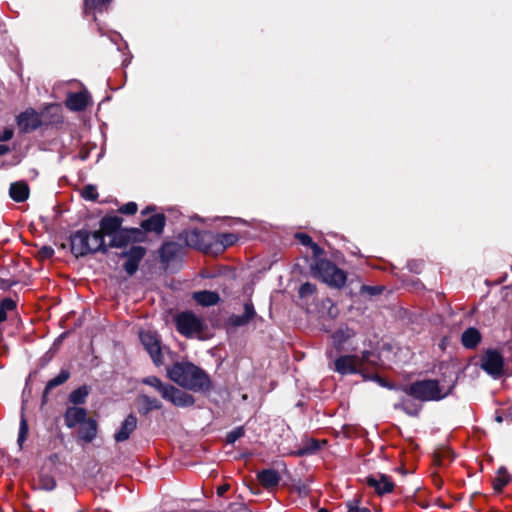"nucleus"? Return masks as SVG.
<instances>
[{
    "label": "nucleus",
    "mask_w": 512,
    "mask_h": 512,
    "mask_svg": "<svg viewBox=\"0 0 512 512\" xmlns=\"http://www.w3.org/2000/svg\"><path fill=\"white\" fill-rule=\"evenodd\" d=\"M167 373L173 382L195 392L207 391L210 387L208 375L189 362L175 363Z\"/></svg>",
    "instance_id": "nucleus-1"
},
{
    "label": "nucleus",
    "mask_w": 512,
    "mask_h": 512,
    "mask_svg": "<svg viewBox=\"0 0 512 512\" xmlns=\"http://www.w3.org/2000/svg\"><path fill=\"white\" fill-rule=\"evenodd\" d=\"M454 385H441L438 380L415 381L403 387V392L420 401H439L447 397Z\"/></svg>",
    "instance_id": "nucleus-2"
},
{
    "label": "nucleus",
    "mask_w": 512,
    "mask_h": 512,
    "mask_svg": "<svg viewBox=\"0 0 512 512\" xmlns=\"http://www.w3.org/2000/svg\"><path fill=\"white\" fill-rule=\"evenodd\" d=\"M106 250L107 246L100 232L81 229L71 236V251L76 257Z\"/></svg>",
    "instance_id": "nucleus-3"
},
{
    "label": "nucleus",
    "mask_w": 512,
    "mask_h": 512,
    "mask_svg": "<svg viewBox=\"0 0 512 512\" xmlns=\"http://www.w3.org/2000/svg\"><path fill=\"white\" fill-rule=\"evenodd\" d=\"M375 355L371 351H364L361 356L344 355L334 362V370L340 374L363 373L369 364L375 363Z\"/></svg>",
    "instance_id": "nucleus-4"
},
{
    "label": "nucleus",
    "mask_w": 512,
    "mask_h": 512,
    "mask_svg": "<svg viewBox=\"0 0 512 512\" xmlns=\"http://www.w3.org/2000/svg\"><path fill=\"white\" fill-rule=\"evenodd\" d=\"M312 271L323 282L336 288L344 286L347 279L346 273L343 270L325 259H318L312 266Z\"/></svg>",
    "instance_id": "nucleus-5"
},
{
    "label": "nucleus",
    "mask_w": 512,
    "mask_h": 512,
    "mask_svg": "<svg viewBox=\"0 0 512 512\" xmlns=\"http://www.w3.org/2000/svg\"><path fill=\"white\" fill-rule=\"evenodd\" d=\"M179 333L188 338L200 337L203 331L202 320L192 312H182L175 318Z\"/></svg>",
    "instance_id": "nucleus-6"
},
{
    "label": "nucleus",
    "mask_w": 512,
    "mask_h": 512,
    "mask_svg": "<svg viewBox=\"0 0 512 512\" xmlns=\"http://www.w3.org/2000/svg\"><path fill=\"white\" fill-rule=\"evenodd\" d=\"M481 368L493 378H500L503 375V357L495 350H487L481 358Z\"/></svg>",
    "instance_id": "nucleus-7"
},
{
    "label": "nucleus",
    "mask_w": 512,
    "mask_h": 512,
    "mask_svg": "<svg viewBox=\"0 0 512 512\" xmlns=\"http://www.w3.org/2000/svg\"><path fill=\"white\" fill-rule=\"evenodd\" d=\"M140 340L156 365L163 363V353L160 340L155 332L146 330L140 332Z\"/></svg>",
    "instance_id": "nucleus-8"
},
{
    "label": "nucleus",
    "mask_w": 512,
    "mask_h": 512,
    "mask_svg": "<svg viewBox=\"0 0 512 512\" xmlns=\"http://www.w3.org/2000/svg\"><path fill=\"white\" fill-rule=\"evenodd\" d=\"M180 239H182L189 247H193L202 250L205 253H209L210 239H212V234L201 233L196 229H192L184 231L180 235Z\"/></svg>",
    "instance_id": "nucleus-9"
},
{
    "label": "nucleus",
    "mask_w": 512,
    "mask_h": 512,
    "mask_svg": "<svg viewBox=\"0 0 512 512\" xmlns=\"http://www.w3.org/2000/svg\"><path fill=\"white\" fill-rule=\"evenodd\" d=\"M162 398L170 401L172 404L178 407H187L194 404V398L192 395L179 390L170 384L168 385L167 390L163 391Z\"/></svg>",
    "instance_id": "nucleus-10"
},
{
    "label": "nucleus",
    "mask_w": 512,
    "mask_h": 512,
    "mask_svg": "<svg viewBox=\"0 0 512 512\" xmlns=\"http://www.w3.org/2000/svg\"><path fill=\"white\" fill-rule=\"evenodd\" d=\"M238 240V237L234 233H222L212 235V239H210V254H220L224 252L228 247L234 245Z\"/></svg>",
    "instance_id": "nucleus-11"
},
{
    "label": "nucleus",
    "mask_w": 512,
    "mask_h": 512,
    "mask_svg": "<svg viewBox=\"0 0 512 512\" xmlns=\"http://www.w3.org/2000/svg\"><path fill=\"white\" fill-rule=\"evenodd\" d=\"M366 483L368 486L375 489V492L378 495H383L386 493H390L394 489V483L384 474L371 475L366 478Z\"/></svg>",
    "instance_id": "nucleus-12"
},
{
    "label": "nucleus",
    "mask_w": 512,
    "mask_h": 512,
    "mask_svg": "<svg viewBox=\"0 0 512 512\" xmlns=\"http://www.w3.org/2000/svg\"><path fill=\"white\" fill-rule=\"evenodd\" d=\"M122 222L123 219L117 215H106L100 220L99 230L96 231L100 232L103 238L110 237L121 228Z\"/></svg>",
    "instance_id": "nucleus-13"
},
{
    "label": "nucleus",
    "mask_w": 512,
    "mask_h": 512,
    "mask_svg": "<svg viewBox=\"0 0 512 512\" xmlns=\"http://www.w3.org/2000/svg\"><path fill=\"white\" fill-rule=\"evenodd\" d=\"M90 96L87 91L79 93H70L66 99V106L71 111H82L89 104Z\"/></svg>",
    "instance_id": "nucleus-14"
},
{
    "label": "nucleus",
    "mask_w": 512,
    "mask_h": 512,
    "mask_svg": "<svg viewBox=\"0 0 512 512\" xmlns=\"http://www.w3.org/2000/svg\"><path fill=\"white\" fill-rule=\"evenodd\" d=\"M137 427V418L133 414H129L123 421L118 432L115 433L116 442L126 441Z\"/></svg>",
    "instance_id": "nucleus-15"
},
{
    "label": "nucleus",
    "mask_w": 512,
    "mask_h": 512,
    "mask_svg": "<svg viewBox=\"0 0 512 512\" xmlns=\"http://www.w3.org/2000/svg\"><path fill=\"white\" fill-rule=\"evenodd\" d=\"M86 420V410L80 407H69L66 410L64 421L67 427L73 428Z\"/></svg>",
    "instance_id": "nucleus-16"
},
{
    "label": "nucleus",
    "mask_w": 512,
    "mask_h": 512,
    "mask_svg": "<svg viewBox=\"0 0 512 512\" xmlns=\"http://www.w3.org/2000/svg\"><path fill=\"white\" fill-rule=\"evenodd\" d=\"M39 124V117L33 110H27L18 117V125L24 131L34 130Z\"/></svg>",
    "instance_id": "nucleus-17"
},
{
    "label": "nucleus",
    "mask_w": 512,
    "mask_h": 512,
    "mask_svg": "<svg viewBox=\"0 0 512 512\" xmlns=\"http://www.w3.org/2000/svg\"><path fill=\"white\" fill-rule=\"evenodd\" d=\"M137 403L139 405L138 410L143 415L148 414L152 410H159L162 408V404L159 400L145 394H140L137 397Z\"/></svg>",
    "instance_id": "nucleus-18"
},
{
    "label": "nucleus",
    "mask_w": 512,
    "mask_h": 512,
    "mask_svg": "<svg viewBox=\"0 0 512 512\" xmlns=\"http://www.w3.org/2000/svg\"><path fill=\"white\" fill-rule=\"evenodd\" d=\"M257 479L264 488H273L279 484L280 475L274 469H264L257 474Z\"/></svg>",
    "instance_id": "nucleus-19"
},
{
    "label": "nucleus",
    "mask_w": 512,
    "mask_h": 512,
    "mask_svg": "<svg viewBox=\"0 0 512 512\" xmlns=\"http://www.w3.org/2000/svg\"><path fill=\"white\" fill-rule=\"evenodd\" d=\"M255 310L252 303H245L244 313L242 315H232L229 323L235 327H240L250 322L255 316Z\"/></svg>",
    "instance_id": "nucleus-20"
},
{
    "label": "nucleus",
    "mask_w": 512,
    "mask_h": 512,
    "mask_svg": "<svg viewBox=\"0 0 512 512\" xmlns=\"http://www.w3.org/2000/svg\"><path fill=\"white\" fill-rule=\"evenodd\" d=\"M165 226V217L162 214H155L150 218L143 220L141 227L148 232L160 234Z\"/></svg>",
    "instance_id": "nucleus-21"
},
{
    "label": "nucleus",
    "mask_w": 512,
    "mask_h": 512,
    "mask_svg": "<svg viewBox=\"0 0 512 512\" xmlns=\"http://www.w3.org/2000/svg\"><path fill=\"white\" fill-rule=\"evenodd\" d=\"M480 340H481V334L474 327H470L462 333L461 342L465 348H468V349L475 348L479 344Z\"/></svg>",
    "instance_id": "nucleus-22"
},
{
    "label": "nucleus",
    "mask_w": 512,
    "mask_h": 512,
    "mask_svg": "<svg viewBox=\"0 0 512 512\" xmlns=\"http://www.w3.org/2000/svg\"><path fill=\"white\" fill-rule=\"evenodd\" d=\"M11 198L16 202H23L29 196V188L25 182L12 183L9 190Z\"/></svg>",
    "instance_id": "nucleus-23"
},
{
    "label": "nucleus",
    "mask_w": 512,
    "mask_h": 512,
    "mask_svg": "<svg viewBox=\"0 0 512 512\" xmlns=\"http://www.w3.org/2000/svg\"><path fill=\"white\" fill-rule=\"evenodd\" d=\"M97 434V423L93 419H86L79 429V435L80 437L86 441L90 442L92 441Z\"/></svg>",
    "instance_id": "nucleus-24"
},
{
    "label": "nucleus",
    "mask_w": 512,
    "mask_h": 512,
    "mask_svg": "<svg viewBox=\"0 0 512 512\" xmlns=\"http://www.w3.org/2000/svg\"><path fill=\"white\" fill-rule=\"evenodd\" d=\"M194 300L202 306H212L218 303L219 295L212 291H200L193 295Z\"/></svg>",
    "instance_id": "nucleus-25"
},
{
    "label": "nucleus",
    "mask_w": 512,
    "mask_h": 512,
    "mask_svg": "<svg viewBox=\"0 0 512 512\" xmlns=\"http://www.w3.org/2000/svg\"><path fill=\"white\" fill-rule=\"evenodd\" d=\"M354 331L348 327L340 328L333 334V341L338 350L342 349V346L354 336Z\"/></svg>",
    "instance_id": "nucleus-26"
},
{
    "label": "nucleus",
    "mask_w": 512,
    "mask_h": 512,
    "mask_svg": "<svg viewBox=\"0 0 512 512\" xmlns=\"http://www.w3.org/2000/svg\"><path fill=\"white\" fill-rule=\"evenodd\" d=\"M110 238L109 246L121 248L129 241L128 231L120 228L115 234H112Z\"/></svg>",
    "instance_id": "nucleus-27"
},
{
    "label": "nucleus",
    "mask_w": 512,
    "mask_h": 512,
    "mask_svg": "<svg viewBox=\"0 0 512 512\" xmlns=\"http://www.w3.org/2000/svg\"><path fill=\"white\" fill-rule=\"evenodd\" d=\"M394 408L403 410L409 416H417L421 409V406L407 399H404L400 403L395 404Z\"/></svg>",
    "instance_id": "nucleus-28"
},
{
    "label": "nucleus",
    "mask_w": 512,
    "mask_h": 512,
    "mask_svg": "<svg viewBox=\"0 0 512 512\" xmlns=\"http://www.w3.org/2000/svg\"><path fill=\"white\" fill-rule=\"evenodd\" d=\"M142 383L151 386L163 397V391L167 390L169 384H164L155 376H148L142 379Z\"/></svg>",
    "instance_id": "nucleus-29"
},
{
    "label": "nucleus",
    "mask_w": 512,
    "mask_h": 512,
    "mask_svg": "<svg viewBox=\"0 0 512 512\" xmlns=\"http://www.w3.org/2000/svg\"><path fill=\"white\" fill-rule=\"evenodd\" d=\"M69 376H70V374L68 371L62 370L56 377H54L53 379L48 381L46 388H45V393H48L50 390L54 389L55 387L65 383L68 380Z\"/></svg>",
    "instance_id": "nucleus-30"
},
{
    "label": "nucleus",
    "mask_w": 512,
    "mask_h": 512,
    "mask_svg": "<svg viewBox=\"0 0 512 512\" xmlns=\"http://www.w3.org/2000/svg\"><path fill=\"white\" fill-rule=\"evenodd\" d=\"M88 393L89 392L86 386L79 387L78 389L71 392L69 400L71 403L75 405L83 404L86 400Z\"/></svg>",
    "instance_id": "nucleus-31"
},
{
    "label": "nucleus",
    "mask_w": 512,
    "mask_h": 512,
    "mask_svg": "<svg viewBox=\"0 0 512 512\" xmlns=\"http://www.w3.org/2000/svg\"><path fill=\"white\" fill-rule=\"evenodd\" d=\"M509 480H510V477L507 474L506 469L500 468L498 470V474H497L496 478L493 481L494 489L497 492L502 491L503 487L509 482Z\"/></svg>",
    "instance_id": "nucleus-32"
},
{
    "label": "nucleus",
    "mask_w": 512,
    "mask_h": 512,
    "mask_svg": "<svg viewBox=\"0 0 512 512\" xmlns=\"http://www.w3.org/2000/svg\"><path fill=\"white\" fill-rule=\"evenodd\" d=\"M16 308V302L11 298H5L0 303V323L7 319V313Z\"/></svg>",
    "instance_id": "nucleus-33"
},
{
    "label": "nucleus",
    "mask_w": 512,
    "mask_h": 512,
    "mask_svg": "<svg viewBox=\"0 0 512 512\" xmlns=\"http://www.w3.org/2000/svg\"><path fill=\"white\" fill-rule=\"evenodd\" d=\"M111 0H84L85 10L99 9L106 7Z\"/></svg>",
    "instance_id": "nucleus-34"
},
{
    "label": "nucleus",
    "mask_w": 512,
    "mask_h": 512,
    "mask_svg": "<svg viewBox=\"0 0 512 512\" xmlns=\"http://www.w3.org/2000/svg\"><path fill=\"white\" fill-rule=\"evenodd\" d=\"M28 434V423L24 416L21 417L20 420V428H19V435H18V444L19 446H22L23 442L26 440Z\"/></svg>",
    "instance_id": "nucleus-35"
},
{
    "label": "nucleus",
    "mask_w": 512,
    "mask_h": 512,
    "mask_svg": "<svg viewBox=\"0 0 512 512\" xmlns=\"http://www.w3.org/2000/svg\"><path fill=\"white\" fill-rule=\"evenodd\" d=\"M82 197L86 200H91V201H94L97 199L98 197V193H97V190L94 186L92 185H87L83 188L82 190Z\"/></svg>",
    "instance_id": "nucleus-36"
},
{
    "label": "nucleus",
    "mask_w": 512,
    "mask_h": 512,
    "mask_svg": "<svg viewBox=\"0 0 512 512\" xmlns=\"http://www.w3.org/2000/svg\"><path fill=\"white\" fill-rule=\"evenodd\" d=\"M244 435V429L242 427L235 428L231 432H229L226 436V441L229 444H233L239 438Z\"/></svg>",
    "instance_id": "nucleus-37"
},
{
    "label": "nucleus",
    "mask_w": 512,
    "mask_h": 512,
    "mask_svg": "<svg viewBox=\"0 0 512 512\" xmlns=\"http://www.w3.org/2000/svg\"><path fill=\"white\" fill-rule=\"evenodd\" d=\"M144 255H145V249L140 246L132 247L127 254L128 257L135 259V261H137L138 263L144 257Z\"/></svg>",
    "instance_id": "nucleus-38"
},
{
    "label": "nucleus",
    "mask_w": 512,
    "mask_h": 512,
    "mask_svg": "<svg viewBox=\"0 0 512 512\" xmlns=\"http://www.w3.org/2000/svg\"><path fill=\"white\" fill-rule=\"evenodd\" d=\"M55 481L53 478L49 477V476H46V475H42L40 477V487L44 490H52L54 489L55 487Z\"/></svg>",
    "instance_id": "nucleus-39"
},
{
    "label": "nucleus",
    "mask_w": 512,
    "mask_h": 512,
    "mask_svg": "<svg viewBox=\"0 0 512 512\" xmlns=\"http://www.w3.org/2000/svg\"><path fill=\"white\" fill-rule=\"evenodd\" d=\"M119 212L126 215H133L137 212V204L135 202L126 203L119 208Z\"/></svg>",
    "instance_id": "nucleus-40"
},
{
    "label": "nucleus",
    "mask_w": 512,
    "mask_h": 512,
    "mask_svg": "<svg viewBox=\"0 0 512 512\" xmlns=\"http://www.w3.org/2000/svg\"><path fill=\"white\" fill-rule=\"evenodd\" d=\"M124 269L129 275H133L138 269V262L135 261V259L128 257L124 264Z\"/></svg>",
    "instance_id": "nucleus-41"
},
{
    "label": "nucleus",
    "mask_w": 512,
    "mask_h": 512,
    "mask_svg": "<svg viewBox=\"0 0 512 512\" xmlns=\"http://www.w3.org/2000/svg\"><path fill=\"white\" fill-rule=\"evenodd\" d=\"M314 291H315V286L313 284H310L307 282V283H304L301 285V287L299 289V294L303 297L308 294H312Z\"/></svg>",
    "instance_id": "nucleus-42"
},
{
    "label": "nucleus",
    "mask_w": 512,
    "mask_h": 512,
    "mask_svg": "<svg viewBox=\"0 0 512 512\" xmlns=\"http://www.w3.org/2000/svg\"><path fill=\"white\" fill-rule=\"evenodd\" d=\"M445 459H448L449 461L452 459L451 452L449 450H444L436 455V460L440 465L444 464Z\"/></svg>",
    "instance_id": "nucleus-43"
},
{
    "label": "nucleus",
    "mask_w": 512,
    "mask_h": 512,
    "mask_svg": "<svg viewBox=\"0 0 512 512\" xmlns=\"http://www.w3.org/2000/svg\"><path fill=\"white\" fill-rule=\"evenodd\" d=\"M348 512H360L361 507L359 506V500L354 499L351 501H348L347 504Z\"/></svg>",
    "instance_id": "nucleus-44"
},
{
    "label": "nucleus",
    "mask_w": 512,
    "mask_h": 512,
    "mask_svg": "<svg viewBox=\"0 0 512 512\" xmlns=\"http://www.w3.org/2000/svg\"><path fill=\"white\" fill-rule=\"evenodd\" d=\"M296 238L305 246H310L313 243L311 237L303 233L297 234Z\"/></svg>",
    "instance_id": "nucleus-45"
},
{
    "label": "nucleus",
    "mask_w": 512,
    "mask_h": 512,
    "mask_svg": "<svg viewBox=\"0 0 512 512\" xmlns=\"http://www.w3.org/2000/svg\"><path fill=\"white\" fill-rule=\"evenodd\" d=\"M362 291L370 295H376L382 291V288L378 286H363Z\"/></svg>",
    "instance_id": "nucleus-46"
},
{
    "label": "nucleus",
    "mask_w": 512,
    "mask_h": 512,
    "mask_svg": "<svg viewBox=\"0 0 512 512\" xmlns=\"http://www.w3.org/2000/svg\"><path fill=\"white\" fill-rule=\"evenodd\" d=\"M13 131L11 129L4 130L0 135V141L5 142L12 138Z\"/></svg>",
    "instance_id": "nucleus-47"
},
{
    "label": "nucleus",
    "mask_w": 512,
    "mask_h": 512,
    "mask_svg": "<svg viewBox=\"0 0 512 512\" xmlns=\"http://www.w3.org/2000/svg\"><path fill=\"white\" fill-rule=\"evenodd\" d=\"M309 247H311V249L313 251V254L315 256H319L322 253L321 248L317 244H315L314 242Z\"/></svg>",
    "instance_id": "nucleus-48"
},
{
    "label": "nucleus",
    "mask_w": 512,
    "mask_h": 512,
    "mask_svg": "<svg viewBox=\"0 0 512 512\" xmlns=\"http://www.w3.org/2000/svg\"><path fill=\"white\" fill-rule=\"evenodd\" d=\"M228 485H222L220 487H218L217 489V493L219 496H222L227 490H228Z\"/></svg>",
    "instance_id": "nucleus-49"
},
{
    "label": "nucleus",
    "mask_w": 512,
    "mask_h": 512,
    "mask_svg": "<svg viewBox=\"0 0 512 512\" xmlns=\"http://www.w3.org/2000/svg\"><path fill=\"white\" fill-rule=\"evenodd\" d=\"M8 151V147L5 145H0V155L5 154Z\"/></svg>",
    "instance_id": "nucleus-50"
},
{
    "label": "nucleus",
    "mask_w": 512,
    "mask_h": 512,
    "mask_svg": "<svg viewBox=\"0 0 512 512\" xmlns=\"http://www.w3.org/2000/svg\"><path fill=\"white\" fill-rule=\"evenodd\" d=\"M171 247H172L171 244L164 245L162 248V252L165 253L166 251H169Z\"/></svg>",
    "instance_id": "nucleus-51"
},
{
    "label": "nucleus",
    "mask_w": 512,
    "mask_h": 512,
    "mask_svg": "<svg viewBox=\"0 0 512 512\" xmlns=\"http://www.w3.org/2000/svg\"><path fill=\"white\" fill-rule=\"evenodd\" d=\"M43 252L45 253V255H52V253H53L52 249H48V248H44Z\"/></svg>",
    "instance_id": "nucleus-52"
},
{
    "label": "nucleus",
    "mask_w": 512,
    "mask_h": 512,
    "mask_svg": "<svg viewBox=\"0 0 512 512\" xmlns=\"http://www.w3.org/2000/svg\"><path fill=\"white\" fill-rule=\"evenodd\" d=\"M360 512H370V510L366 507H361Z\"/></svg>",
    "instance_id": "nucleus-53"
},
{
    "label": "nucleus",
    "mask_w": 512,
    "mask_h": 512,
    "mask_svg": "<svg viewBox=\"0 0 512 512\" xmlns=\"http://www.w3.org/2000/svg\"><path fill=\"white\" fill-rule=\"evenodd\" d=\"M496 420H497L498 422H502V417H501V416H498V417L496 418Z\"/></svg>",
    "instance_id": "nucleus-54"
},
{
    "label": "nucleus",
    "mask_w": 512,
    "mask_h": 512,
    "mask_svg": "<svg viewBox=\"0 0 512 512\" xmlns=\"http://www.w3.org/2000/svg\"><path fill=\"white\" fill-rule=\"evenodd\" d=\"M318 512H329L326 509H320Z\"/></svg>",
    "instance_id": "nucleus-55"
},
{
    "label": "nucleus",
    "mask_w": 512,
    "mask_h": 512,
    "mask_svg": "<svg viewBox=\"0 0 512 512\" xmlns=\"http://www.w3.org/2000/svg\"><path fill=\"white\" fill-rule=\"evenodd\" d=\"M131 232L136 233V232H138V230L137 229H133V230H131Z\"/></svg>",
    "instance_id": "nucleus-56"
},
{
    "label": "nucleus",
    "mask_w": 512,
    "mask_h": 512,
    "mask_svg": "<svg viewBox=\"0 0 512 512\" xmlns=\"http://www.w3.org/2000/svg\"><path fill=\"white\" fill-rule=\"evenodd\" d=\"M313 450H317V445L316 444L313 446Z\"/></svg>",
    "instance_id": "nucleus-57"
}]
</instances>
